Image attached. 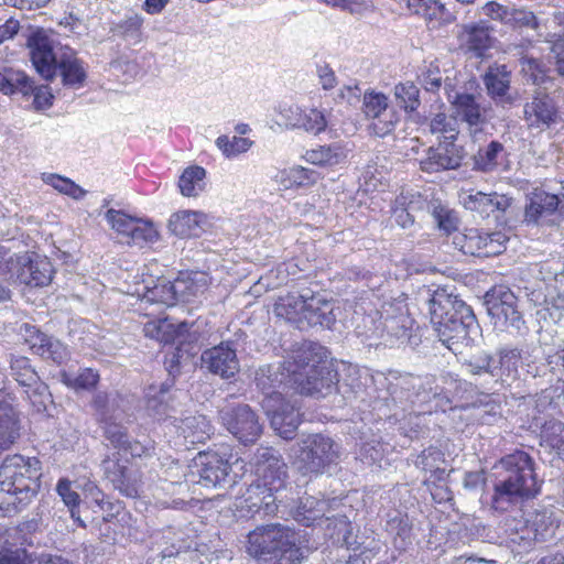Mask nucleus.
Wrapping results in <instances>:
<instances>
[{"instance_id": "1", "label": "nucleus", "mask_w": 564, "mask_h": 564, "mask_svg": "<svg viewBox=\"0 0 564 564\" xmlns=\"http://www.w3.org/2000/svg\"><path fill=\"white\" fill-rule=\"evenodd\" d=\"M490 510L505 513L533 499L541 489L533 458L523 451L503 456L496 465Z\"/></svg>"}, {"instance_id": "2", "label": "nucleus", "mask_w": 564, "mask_h": 564, "mask_svg": "<svg viewBox=\"0 0 564 564\" xmlns=\"http://www.w3.org/2000/svg\"><path fill=\"white\" fill-rule=\"evenodd\" d=\"M431 325L448 349L455 351L457 346H469L479 335V324L469 305L458 296L438 288L429 300Z\"/></svg>"}, {"instance_id": "3", "label": "nucleus", "mask_w": 564, "mask_h": 564, "mask_svg": "<svg viewBox=\"0 0 564 564\" xmlns=\"http://www.w3.org/2000/svg\"><path fill=\"white\" fill-rule=\"evenodd\" d=\"M26 45L36 72L44 79L52 80L58 74L64 86L78 88L84 85L87 77L86 67L74 50L67 46L58 47L43 29L32 31Z\"/></svg>"}, {"instance_id": "4", "label": "nucleus", "mask_w": 564, "mask_h": 564, "mask_svg": "<svg viewBox=\"0 0 564 564\" xmlns=\"http://www.w3.org/2000/svg\"><path fill=\"white\" fill-rule=\"evenodd\" d=\"M41 463L35 457L7 456L0 465V510L25 507L40 489Z\"/></svg>"}, {"instance_id": "5", "label": "nucleus", "mask_w": 564, "mask_h": 564, "mask_svg": "<svg viewBox=\"0 0 564 564\" xmlns=\"http://www.w3.org/2000/svg\"><path fill=\"white\" fill-rule=\"evenodd\" d=\"M292 465L299 474L313 478L326 473L340 459L339 445L323 434H312L292 447Z\"/></svg>"}, {"instance_id": "6", "label": "nucleus", "mask_w": 564, "mask_h": 564, "mask_svg": "<svg viewBox=\"0 0 564 564\" xmlns=\"http://www.w3.org/2000/svg\"><path fill=\"white\" fill-rule=\"evenodd\" d=\"M362 323L365 332H359V334L367 338L382 337L387 334L400 344L411 347L417 346L421 341V336L414 330V321L411 318L406 305L401 303L384 306L378 318L372 315L365 316Z\"/></svg>"}, {"instance_id": "7", "label": "nucleus", "mask_w": 564, "mask_h": 564, "mask_svg": "<svg viewBox=\"0 0 564 564\" xmlns=\"http://www.w3.org/2000/svg\"><path fill=\"white\" fill-rule=\"evenodd\" d=\"M270 367L260 368L256 372L257 386L265 393L262 400V408L270 419L273 430L283 438L292 440L300 425V413L295 406L286 402L278 391L270 390L272 379L268 375Z\"/></svg>"}, {"instance_id": "8", "label": "nucleus", "mask_w": 564, "mask_h": 564, "mask_svg": "<svg viewBox=\"0 0 564 564\" xmlns=\"http://www.w3.org/2000/svg\"><path fill=\"white\" fill-rule=\"evenodd\" d=\"M9 263L0 267V273L9 274L8 279L30 286H45L52 281L54 269L47 258L37 254H11L8 250Z\"/></svg>"}, {"instance_id": "9", "label": "nucleus", "mask_w": 564, "mask_h": 564, "mask_svg": "<svg viewBox=\"0 0 564 564\" xmlns=\"http://www.w3.org/2000/svg\"><path fill=\"white\" fill-rule=\"evenodd\" d=\"M295 546L294 532L281 524L261 525L248 534L247 552L257 558L276 557Z\"/></svg>"}, {"instance_id": "10", "label": "nucleus", "mask_w": 564, "mask_h": 564, "mask_svg": "<svg viewBox=\"0 0 564 564\" xmlns=\"http://www.w3.org/2000/svg\"><path fill=\"white\" fill-rule=\"evenodd\" d=\"M223 425L240 443L253 444L262 434V424L248 404H227L219 411Z\"/></svg>"}, {"instance_id": "11", "label": "nucleus", "mask_w": 564, "mask_h": 564, "mask_svg": "<svg viewBox=\"0 0 564 564\" xmlns=\"http://www.w3.org/2000/svg\"><path fill=\"white\" fill-rule=\"evenodd\" d=\"M485 303L495 327L519 332L524 326L522 314L518 310V299L509 289H494L487 293Z\"/></svg>"}, {"instance_id": "12", "label": "nucleus", "mask_w": 564, "mask_h": 564, "mask_svg": "<svg viewBox=\"0 0 564 564\" xmlns=\"http://www.w3.org/2000/svg\"><path fill=\"white\" fill-rule=\"evenodd\" d=\"M506 236L502 232H482L470 228L464 232H455L452 245L464 254L477 257H491L500 254L505 250Z\"/></svg>"}, {"instance_id": "13", "label": "nucleus", "mask_w": 564, "mask_h": 564, "mask_svg": "<svg viewBox=\"0 0 564 564\" xmlns=\"http://www.w3.org/2000/svg\"><path fill=\"white\" fill-rule=\"evenodd\" d=\"M547 88L535 87L524 102L523 120L530 129L545 130L560 120L558 107Z\"/></svg>"}, {"instance_id": "14", "label": "nucleus", "mask_w": 564, "mask_h": 564, "mask_svg": "<svg viewBox=\"0 0 564 564\" xmlns=\"http://www.w3.org/2000/svg\"><path fill=\"white\" fill-rule=\"evenodd\" d=\"M295 389L301 394L326 395L338 382V373L330 362L313 365L306 371L290 375Z\"/></svg>"}, {"instance_id": "15", "label": "nucleus", "mask_w": 564, "mask_h": 564, "mask_svg": "<svg viewBox=\"0 0 564 564\" xmlns=\"http://www.w3.org/2000/svg\"><path fill=\"white\" fill-rule=\"evenodd\" d=\"M481 95L469 93L448 94V101L453 108L456 121L466 123L470 134L482 131L489 122L490 108L480 104Z\"/></svg>"}, {"instance_id": "16", "label": "nucleus", "mask_w": 564, "mask_h": 564, "mask_svg": "<svg viewBox=\"0 0 564 564\" xmlns=\"http://www.w3.org/2000/svg\"><path fill=\"white\" fill-rule=\"evenodd\" d=\"M362 109L367 117L373 119L371 128L375 134L384 137L394 130L399 116L393 109H389L388 97L375 90L364 94Z\"/></svg>"}, {"instance_id": "17", "label": "nucleus", "mask_w": 564, "mask_h": 564, "mask_svg": "<svg viewBox=\"0 0 564 564\" xmlns=\"http://www.w3.org/2000/svg\"><path fill=\"white\" fill-rule=\"evenodd\" d=\"M192 474L198 476L197 482L206 488H216L226 481L230 465L217 452H200L193 460Z\"/></svg>"}, {"instance_id": "18", "label": "nucleus", "mask_w": 564, "mask_h": 564, "mask_svg": "<svg viewBox=\"0 0 564 564\" xmlns=\"http://www.w3.org/2000/svg\"><path fill=\"white\" fill-rule=\"evenodd\" d=\"M200 368L223 379H229L239 371V360L232 343H220L203 351Z\"/></svg>"}, {"instance_id": "19", "label": "nucleus", "mask_w": 564, "mask_h": 564, "mask_svg": "<svg viewBox=\"0 0 564 564\" xmlns=\"http://www.w3.org/2000/svg\"><path fill=\"white\" fill-rule=\"evenodd\" d=\"M464 156V149L456 141H438L437 145L427 149L426 158L420 162V166L426 173L456 170L462 165Z\"/></svg>"}, {"instance_id": "20", "label": "nucleus", "mask_w": 564, "mask_h": 564, "mask_svg": "<svg viewBox=\"0 0 564 564\" xmlns=\"http://www.w3.org/2000/svg\"><path fill=\"white\" fill-rule=\"evenodd\" d=\"M512 73L505 64H492L482 76L488 96L501 107H510L516 97L511 93Z\"/></svg>"}, {"instance_id": "21", "label": "nucleus", "mask_w": 564, "mask_h": 564, "mask_svg": "<svg viewBox=\"0 0 564 564\" xmlns=\"http://www.w3.org/2000/svg\"><path fill=\"white\" fill-rule=\"evenodd\" d=\"M322 362H329L326 348L314 341H303L294 346L285 361V368L293 375Z\"/></svg>"}, {"instance_id": "22", "label": "nucleus", "mask_w": 564, "mask_h": 564, "mask_svg": "<svg viewBox=\"0 0 564 564\" xmlns=\"http://www.w3.org/2000/svg\"><path fill=\"white\" fill-rule=\"evenodd\" d=\"M466 209L477 213L481 218L495 216L499 218L511 206V198L496 192H475L468 194L463 202Z\"/></svg>"}, {"instance_id": "23", "label": "nucleus", "mask_w": 564, "mask_h": 564, "mask_svg": "<svg viewBox=\"0 0 564 564\" xmlns=\"http://www.w3.org/2000/svg\"><path fill=\"white\" fill-rule=\"evenodd\" d=\"M254 465L260 481L283 485L286 477V465L279 452L272 447H259L254 454Z\"/></svg>"}, {"instance_id": "24", "label": "nucleus", "mask_w": 564, "mask_h": 564, "mask_svg": "<svg viewBox=\"0 0 564 564\" xmlns=\"http://www.w3.org/2000/svg\"><path fill=\"white\" fill-rule=\"evenodd\" d=\"M25 340L30 344L33 351L43 358L52 359L54 362L61 365L69 358V352L58 339L48 337L46 334L41 333L34 326L24 324Z\"/></svg>"}, {"instance_id": "25", "label": "nucleus", "mask_w": 564, "mask_h": 564, "mask_svg": "<svg viewBox=\"0 0 564 564\" xmlns=\"http://www.w3.org/2000/svg\"><path fill=\"white\" fill-rule=\"evenodd\" d=\"M101 466L106 478L115 489L131 498L138 495V480L131 468L122 464L116 456L104 459Z\"/></svg>"}, {"instance_id": "26", "label": "nucleus", "mask_w": 564, "mask_h": 564, "mask_svg": "<svg viewBox=\"0 0 564 564\" xmlns=\"http://www.w3.org/2000/svg\"><path fill=\"white\" fill-rule=\"evenodd\" d=\"M209 226L207 216L200 212L182 210L172 215L169 229L181 238L198 237Z\"/></svg>"}, {"instance_id": "27", "label": "nucleus", "mask_w": 564, "mask_h": 564, "mask_svg": "<svg viewBox=\"0 0 564 564\" xmlns=\"http://www.w3.org/2000/svg\"><path fill=\"white\" fill-rule=\"evenodd\" d=\"M491 31L492 29L484 21L465 24L460 33L462 43L476 57H482L492 45Z\"/></svg>"}, {"instance_id": "28", "label": "nucleus", "mask_w": 564, "mask_h": 564, "mask_svg": "<svg viewBox=\"0 0 564 564\" xmlns=\"http://www.w3.org/2000/svg\"><path fill=\"white\" fill-rule=\"evenodd\" d=\"M333 310V303L323 296L316 295L306 299V307L303 311V329L316 325L330 328L336 321Z\"/></svg>"}, {"instance_id": "29", "label": "nucleus", "mask_w": 564, "mask_h": 564, "mask_svg": "<svg viewBox=\"0 0 564 564\" xmlns=\"http://www.w3.org/2000/svg\"><path fill=\"white\" fill-rule=\"evenodd\" d=\"M563 514L562 510L550 507L536 509L530 516L529 520L534 533H536L538 542H545L555 538Z\"/></svg>"}, {"instance_id": "30", "label": "nucleus", "mask_w": 564, "mask_h": 564, "mask_svg": "<svg viewBox=\"0 0 564 564\" xmlns=\"http://www.w3.org/2000/svg\"><path fill=\"white\" fill-rule=\"evenodd\" d=\"M503 528L508 542L518 553L530 550L538 542L536 533H534L529 519L507 518Z\"/></svg>"}, {"instance_id": "31", "label": "nucleus", "mask_w": 564, "mask_h": 564, "mask_svg": "<svg viewBox=\"0 0 564 564\" xmlns=\"http://www.w3.org/2000/svg\"><path fill=\"white\" fill-rule=\"evenodd\" d=\"M306 307V299L297 293H288L279 296L273 305V313L278 318L295 325L303 330V311Z\"/></svg>"}, {"instance_id": "32", "label": "nucleus", "mask_w": 564, "mask_h": 564, "mask_svg": "<svg viewBox=\"0 0 564 564\" xmlns=\"http://www.w3.org/2000/svg\"><path fill=\"white\" fill-rule=\"evenodd\" d=\"M20 419L11 402L0 399V454L20 437Z\"/></svg>"}, {"instance_id": "33", "label": "nucleus", "mask_w": 564, "mask_h": 564, "mask_svg": "<svg viewBox=\"0 0 564 564\" xmlns=\"http://www.w3.org/2000/svg\"><path fill=\"white\" fill-rule=\"evenodd\" d=\"M349 152L344 142H333L307 150L303 158L314 165L334 166L344 163Z\"/></svg>"}, {"instance_id": "34", "label": "nucleus", "mask_w": 564, "mask_h": 564, "mask_svg": "<svg viewBox=\"0 0 564 564\" xmlns=\"http://www.w3.org/2000/svg\"><path fill=\"white\" fill-rule=\"evenodd\" d=\"M415 466L424 473H430L425 478L424 484L435 485L437 481H443L446 477V460L444 454L436 447H429L424 449L415 459Z\"/></svg>"}, {"instance_id": "35", "label": "nucleus", "mask_w": 564, "mask_h": 564, "mask_svg": "<svg viewBox=\"0 0 564 564\" xmlns=\"http://www.w3.org/2000/svg\"><path fill=\"white\" fill-rule=\"evenodd\" d=\"M184 282H174L167 280H159L153 286H145L142 294L141 306L147 304H155L160 306H172L176 302V294L182 291L181 286Z\"/></svg>"}, {"instance_id": "36", "label": "nucleus", "mask_w": 564, "mask_h": 564, "mask_svg": "<svg viewBox=\"0 0 564 564\" xmlns=\"http://www.w3.org/2000/svg\"><path fill=\"white\" fill-rule=\"evenodd\" d=\"M525 205V221L536 224L542 217L552 215L558 207V195L534 191Z\"/></svg>"}, {"instance_id": "37", "label": "nucleus", "mask_w": 564, "mask_h": 564, "mask_svg": "<svg viewBox=\"0 0 564 564\" xmlns=\"http://www.w3.org/2000/svg\"><path fill=\"white\" fill-rule=\"evenodd\" d=\"M177 430L189 444H200L209 438L214 429L205 415L196 414L181 419Z\"/></svg>"}, {"instance_id": "38", "label": "nucleus", "mask_w": 564, "mask_h": 564, "mask_svg": "<svg viewBox=\"0 0 564 564\" xmlns=\"http://www.w3.org/2000/svg\"><path fill=\"white\" fill-rule=\"evenodd\" d=\"M328 508V501L317 499L313 496H306L300 499V502L294 510V519L299 523L310 527L314 524L316 520L324 518Z\"/></svg>"}, {"instance_id": "39", "label": "nucleus", "mask_w": 564, "mask_h": 564, "mask_svg": "<svg viewBox=\"0 0 564 564\" xmlns=\"http://www.w3.org/2000/svg\"><path fill=\"white\" fill-rule=\"evenodd\" d=\"M33 79L24 72L12 68L0 70V91L6 95L21 93L24 96L33 91Z\"/></svg>"}, {"instance_id": "40", "label": "nucleus", "mask_w": 564, "mask_h": 564, "mask_svg": "<svg viewBox=\"0 0 564 564\" xmlns=\"http://www.w3.org/2000/svg\"><path fill=\"white\" fill-rule=\"evenodd\" d=\"M505 154L506 151L502 143L491 141L475 154V167L481 172H492L502 162Z\"/></svg>"}, {"instance_id": "41", "label": "nucleus", "mask_w": 564, "mask_h": 564, "mask_svg": "<svg viewBox=\"0 0 564 564\" xmlns=\"http://www.w3.org/2000/svg\"><path fill=\"white\" fill-rule=\"evenodd\" d=\"M521 74L527 82L532 85L543 88L552 83L553 78L549 75V69L545 65L531 56H523L520 58Z\"/></svg>"}, {"instance_id": "42", "label": "nucleus", "mask_w": 564, "mask_h": 564, "mask_svg": "<svg viewBox=\"0 0 564 564\" xmlns=\"http://www.w3.org/2000/svg\"><path fill=\"white\" fill-rule=\"evenodd\" d=\"M393 97L395 105L409 113L416 111L421 105L420 88L410 80L397 84Z\"/></svg>"}, {"instance_id": "43", "label": "nucleus", "mask_w": 564, "mask_h": 564, "mask_svg": "<svg viewBox=\"0 0 564 564\" xmlns=\"http://www.w3.org/2000/svg\"><path fill=\"white\" fill-rule=\"evenodd\" d=\"M406 3L414 14L422 15L426 21L433 23L432 28L446 21L445 8L437 0H406Z\"/></svg>"}, {"instance_id": "44", "label": "nucleus", "mask_w": 564, "mask_h": 564, "mask_svg": "<svg viewBox=\"0 0 564 564\" xmlns=\"http://www.w3.org/2000/svg\"><path fill=\"white\" fill-rule=\"evenodd\" d=\"M11 376L23 387L32 388L39 386L40 377L30 364L29 358L10 355Z\"/></svg>"}, {"instance_id": "45", "label": "nucleus", "mask_w": 564, "mask_h": 564, "mask_svg": "<svg viewBox=\"0 0 564 564\" xmlns=\"http://www.w3.org/2000/svg\"><path fill=\"white\" fill-rule=\"evenodd\" d=\"M427 212L433 216L440 230L446 235H454L457 229V217L447 205L438 199H432L427 203Z\"/></svg>"}, {"instance_id": "46", "label": "nucleus", "mask_w": 564, "mask_h": 564, "mask_svg": "<svg viewBox=\"0 0 564 564\" xmlns=\"http://www.w3.org/2000/svg\"><path fill=\"white\" fill-rule=\"evenodd\" d=\"M105 436L117 448L129 452L132 456H141L143 447L138 442H132L126 430L113 423H106Z\"/></svg>"}, {"instance_id": "47", "label": "nucleus", "mask_w": 564, "mask_h": 564, "mask_svg": "<svg viewBox=\"0 0 564 564\" xmlns=\"http://www.w3.org/2000/svg\"><path fill=\"white\" fill-rule=\"evenodd\" d=\"M143 18L137 13L130 14L117 23H113L110 31L113 35L126 41L139 42L142 34Z\"/></svg>"}, {"instance_id": "48", "label": "nucleus", "mask_w": 564, "mask_h": 564, "mask_svg": "<svg viewBox=\"0 0 564 564\" xmlns=\"http://www.w3.org/2000/svg\"><path fill=\"white\" fill-rule=\"evenodd\" d=\"M429 130L433 134H441L440 141H456L459 134L457 121L444 112L436 113L429 122Z\"/></svg>"}, {"instance_id": "49", "label": "nucleus", "mask_w": 564, "mask_h": 564, "mask_svg": "<svg viewBox=\"0 0 564 564\" xmlns=\"http://www.w3.org/2000/svg\"><path fill=\"white\" fill-rule=\"evenodd\" d=\"M205 170L194 165L184 170L178 180V187L182 195L196 196L204 187Z\"/></svg>"}, {"instance_id": "50", "label": "nucleus", "mask_w": 564, "mask_h": 564, "mask_svg": "<svg viewBox=\"0 0 564 564\" xmlns=\"http://www.w3.org/2000/svg\"><path fill=\"white\" fill-rule=\"evenodd\" d=\"M59 378L61 381L68 388L78 391L93 389L99 380V375L91 368H85L80 370L77 375L70 373L66 370H62L59 372Z\"/></svg>"}, {"instance_id": "51", "label": "nucleus", "mask_w": 564, "mask_h": 564, "mask_svg": "<svg viewBox=\"0 0 564 564\" xmlns=\"http://www.w3.org/2000/svg\"><path fill=\"white\" fill-rule=\"evenodd\" d=\"M169 390L170 384L162 383L160 390L150 388L147 399V409L158 419L169 415Z\"/></svg>"}, {"instance_id": "52", "label": "nucleus", "mask_w": 564, "mask_h": 564, "mask_svg": "<svg viewBox=\"0 0 564 564\" xmlns=\"http://www.w3.org/2000/svg\"><path fill=\"white\" fill-rule=\"evenodd\" d=\"M144 335L161 343H171L174 340L175 328L167 318H158L149 321L143 326Z\"/></svg>"}, {"instance_id": "53", "label": "nucleus", "mask_w": 564, "mask_h": 564, "mask_svg": "<svg viewBox=\"0 0 564 564\" xmlns=\"http://www.w3.org/2000/svg\"><path fill=\"white\" fill-rule=\"evenodd\" d=\"M541 437L543 442L560 455L564 456V423L549 421L544 424Z\"/></svg>"}, {"instance_id": "54", "label": "nucleus", "mask_w": 564, "mask_h": 564, "mask_svg": "<svg viewBox=\"0 0 564 564\" xmlns=\"http://www.w3.org/2000/svg\"><path fill=\"white\" fill-rule=\"evenodd\" d=\"M42 178L46 184L72 198L80 199L86 195L85 189L67 177H63L58 174H43Z\"/></svg>"}, {"instance_id": "55", "label": "nucleus", "mask_w": 564, "mask_h": 564, "mask_svg": "<svg viewBox=\"0 0 564 564\" xmlns=\"http://www.w3.org/2000/svg\"><path fill=\"white\" fill-rule=\"evenodd\" d=\"M56 491L62 498L63 502L69 508L72 518L77 521L80 527L85 528V523L77 516V507L79 505L80 498L79 495L72 489V482L66 478L59 479L56 485Z\"/></svg>"}, {"instance_id": "56", "label": "nucleus", "mask_w": 564, "mask_h": 564, "mask_svg": "<svg viewBox=\"0 0 564 564\" xmlns=\"http://www.w3.org/2000/svg\"><path fill=\"white\" fill-rule=\"evenodd\" d=\"M158 238L159 232L154 228L153 224L139 218L134 224L127 242L135 246H143L144 243L156 241Z\"/></svg>"}, {"instance_id": "57", "label": "nucleus", "mask_w": 564, "mask_h": 564, "mask_svg": "<svg viewBox=\"0 0 564 564\" xmlns=\"http://www.w3.org/2000/svg\"><path fill=\"white\" fill-rule=\"evenodd\" d=\"M106 219L113 230L127 239L139 218L131 217L121 210L110 208L106 212Z\"/></svg>"}, {"instance_id": "58", "label": "nucleus", "mask_w": 564, "mask_h": 564, "mask_svg": "<svg viewBox=\"0 0 564 564\" xmlns=\"http://www.w3.org/2000/svg\"><path fill=\"white\" fill-rule=\"evenodd\" d=\"M216 144L227 158H230L248 151L252 142L247 138L232 137L229 139L227 135H220L217 138Z\"/></svg>"}, {"instance_id": "59", "label": "nucleus", "mask_w": 564, "mask_h": 564, "mask_svg": "<svg viewBox=\"0 0 564 564\" xmlns=\"http://www.w3.org/2000/svg\"><path fill=\"white\" fill-rule=\"evenodd\" d=\"M414 200L406 202V197L401 195L395 200V207L393 209V219L398 226L403 229H408L414 225V216L411 210H413Z\"/></svg>"}, {"instance_id": "60", "label": "nucleus", "mask_w": 564, "mask_h": 564, "mask_svg": "<svg viewBox=\"0 0 564 564\" xmlns=\"http://www.w3.org/2000/svg\"><path fill=\"white\" fill-rule=\"evenodd\" d=\"M508 25L512 28L538 31L540 28V22L538 17L532 11H529L524 8L512 7L510 11V22Z\"/></svg>"}, {"instance_id": "61", "label": "nucleus", "mask_w": 564, "mask_h": 564, "mask_svg": "<svg viewBox=\"0 0 564 564\" xmlns=\"http://www.w3.org/2000/svg\"><path fill=\"white\" fill-rule=\"evenodd\" d=\"M176 282H184L181 286L182 291H178V293L186 299L197 296L203 293L208 285L207 276L199 272L191 273L186 279L176 280Z\"/></svg>"}, {"instance_id": "62", "label": "nucleus", "mask_w": 564, "mask_h": 564, "mask_svg": "<svg viewBox=\"0 0 564 564\" xmlns=\"http://www.w3.org/2000/svg\"><path fill=\"white\" fill-rule=\"evenodd\" d=\"M326 126L327 119L322 111L317 109H310L308 111L303 110L299 129L318 134L325 130Z\"/></svg>"}, {"instance_id": "63", "label": "nucleus", "mask_w": 564, "mask_h": 564, "mask_svg": "<svg viewBox=\"0 0 564 564\" xmlns=\"http://www.w3.org/2000/svg\"><path fill=\"white\" fill-rule=\"evenodd\" d=\"M262 481L252 482L242 497L240 508L251 513L260 512L262 510Z\"/></svg>"}, {"instance_id": "64", "label": "nucleus", "mask_w": 564, "mask_h": 564, "mask_svg": "<svg viewBox=\"0 0 564 564\" xmlns=\"http://www.w3.org/2000/svg\"><path fill=\"white\" fill-rule=\"evenodd\" d=\"M420 82L426 91L435 93L443 84V76L437 63H430L420 75Z\"/></svg>"}]
</instances>
